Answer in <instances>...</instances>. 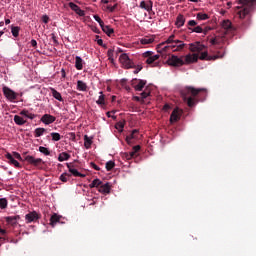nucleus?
I'll return each mask as SVG.
<instances>
[{
  "mask_svg": "<svg viewBox=\"0 0 256 256\" xmlns=\"http://www.w3.org/2000/svg\"><path fill=\"white\" fill-rule=\"evenodd\" d=\"M181 95L184 103L189 107H195L199 101L207 99V89L186 86L181 90Z\"/></svg>",
  "mask_w": 256,
  "mask_h": 256,
  "instance_id": "obj_1",
  "label": "nucleus"
},
{
  "mask_svg": "<svg viewBox=\"0 0 256 256\" xmlns=\"http://www.w3.org/2000/svg\"><path fill=\"white\" fill-rule=\"evenodd\" d=\"M255 3L256 0H237L236 14L239 19H245V17L249 16L251 11H253Z\"/></svg>",
  "mask_w": 256,
  "mask_h": 256,
  "instance_id": "obj_2",
  "label": "nucleus"
},
{
  "mask_svg": "<svg viewBox=\"0 0 256 256\" xmlns=\"http://www.w3.org/2000/svg\"><path fill=\"white\" fill-rule=\"evenodd\" d=\"M142 57L146 59V65H149L150 67H159V59L161 58V55L155 54L153 51H146L142 54Z\"/></svg>",
  "mask_w": 256,
  "mask_h": 256,
  "instance_id": "obj_3",
  "label": "nucleus"
},
{
  "mask_svg": "<svg viewBox=\"0 0 256 256\" xmlns=\"http://www.w3.org/2000/svg\"><path fill=\"white\" fill-rule=\"evenodd\" d=\"M5 157L8 160L9 165H13V167H15L16 169H22L23 166L21 165V163H19V161H23V157H21V154H19V152H12V154L8 152L5 154Z\"/></svg>",
  "mask_w": 256,
  "mask_h": 256,
  "instance_id": "obj_4",
  "label": "nucleus"
},
{
  "mask_svg": "<svg viewBox=\"0 0 256 256\" xmlns=\"http://www.w3.org/2000/svg\"><path fill=\"white\" fill-rule=\"evenodd\" d=\"M119 63L122 69H135V62L129 57V54L123 53L119 57Z\"/></svg>",
  "mask_w": 256,
  "mask_h": 256,
  "instance_id": "obj_5",
  "label": "nucleus"
},
{
  "mask_svg": "<svg viewBox=\"0 0 256 256\" xmlns=\"http://www.w3.org/2000/svg\"><path fill=\"white\" fill-rule=\"evenodd\" d=\"M24 161L28 163V165H32V167H35V169H38L39 171H42L43 165H45V161L41 158H35L34 156L27 155L24 158Z\"/></svg>",
  "mask_w": 256,
  "mask_h": 256,
  "instance_id": "obj_6",
  "label": "nucleus"
},
{
  "mask_svg": "<svg viewBox=\"0 0 256 256\" xmlns=\"http://www.w3.org/2000/svg\"><path fill=\"white\" fill-rule=\"evenodd\" d=\"M100 3L102 5V11L106 13H114L118 7L117 0H101Z\"/></svg>",
  "mask_w": 256,
  "mask_h": 256,
  "instance_id": "obj_7",
  "label": "nucleus"
},
{
  "mask_svg": "<svg viewBox=\"0 0 256 256\" xmlns=\"http://www.w3.org/2000/svg\"><path fill=\"white\" fill-rule=\"evenodd\" d=\"M2 93L7 101H10V103H15V101H17V97H19V93L13 91L7 86H3Z\"/></svg>",
  "mask_w": 256,
  "mask_h": 256,
  "instance_id": "obj_8",
  "label": "nucleus"
},
{
  "mask_svg": "<svg viewBox=\"0 0 256 256\" xmlns=\"http://www.w3.org/2000/svg\"><path fill=\"white\" fill-rule=\"evenodd\" d=\"M221 57H223V55L216 54L209 56V52H207L206 48L204 51L200 52L198 59H200V61H215L217 59H221Z\"/></svg>",
  "mask_w": 256,
  "mask_h": 256,
  "instance_id": "obj_9",
  "label": "nucleus"
},
{
  "mask_svg": "<svg viewBox=\"0 0 256 256\" xmlns=\"http://www.w3.org/2000/svg\"><path fill=\"white\" fill-rule=\"evenodd\" d=\"M167 63L170 65V67H183V65H185L183 58H179L175 55H172L170 58H168Z\"/></svg>",
  "mask_w": 256,
  "mask_h": 256,
  "instance_id": "obj_10",
  "label": "nucleus"
},
{
  "mask_svg": "<svg viewBox=\"0 0 256 256\" xmlns=\"http://www.w3.org/2000/svg\"><path fill=\"white\" fill-rule=\"evenodd\" d=\"M158 53H171L173 52V44H167V42H162L156 47Z\"/></svg>",
  "mask_w": 256,
  "mask_h": 256,
  "instance_id": "obj_11",
  "label": "nucleus"
},
{
  "mask_svg": "<svg viewBox=\"0 0 256 256\" xmlns=\"http://www.w3.org/2000/svg\"><path fill=\"white\" fill-rule=\"evenodd\" d=\"M146 85H147V80H141L137 78L132 80V87H134L135 91H143Z\"/></svg>",
  "mask_w": 256,
  "mask_h": 256,
  "instance_id": "obj_12",
  "label": "nucleus"
},
{
  "mask_svg": "<svg viewBox=\"0 0 256 256\" xmlns=\"http://www.w3.org/2000/svg\"><path fill=\"white\" fill-rule=\"evenodd\" d=\"M184 65H191V63H197L199 61V54H187L186 56H182Z\"/></svg>",
  "mask_w": 256,
  "mask_h": 256,
  "instance_id": "obj_13",
  "label": "nucleus"
},
{
  "mask_svg": "<svg viewBox=\"0 0 256 256\" xmlns=\"http://www.w3.org/2000/svg\"><path fill=\"white\" fill-rule=\"evenodd\" d=\"M206 48L207 47L201 42H194L189 46V49L192 53H201L202 51H205Z\"/></svg>",
  "mask_w": 256,
  "mask_h": 256,
  "instance_id": "obj_14",
  "label": "nucleus"
},
{
  "mask_svg": "<svg viewBox=\"0 0 256 256\" xmlns=\"http://www.w3.org/2000/svg\"><path fill=\"white\" fill-rule=\"evenodd\" d=\"M39 219H41V214L37 213V211H32L25 215L26 223H35Z\"/></svg>",
  "mask_w": 256,
  "mask_h": 256,
  "instance_id": "obj_15",
  "label": "nucleus"
},
{
  "mask_svg": "<svg viewBox=\"0 0 256 256\" xmlns=\"http://www.w3.org/2000/svg\"><path fill=\"white\" fill-rule=\"evenodd\" d=\"M183 115V110L175 108L170 115V123H177Z\"/></svg>",
  "mask_w": 256,
  "mask_h": 256,
  "instance_id": "obj_16",
  "label": "nucleus"
},
{
  "mask_svg": "<svg viewBox=\"0 0 256 256\" xmlns=\"http://www.w3.org/2000/svg\"><path fill=\"white\" fill-rule=\"evenodd\" d=\"M152 45V43H155V36H144L143 38H140L138 42H135V45Z\"/></svg>",
  "mask_w": 256,
  "mask_h": 256,
  "instance_id": "obj_17",
  "label": "nucleus"
},
{
  "mask_svg": "<svg viewBox=\"0 0 256 256\" xmlns=\"http://www.w3.org/2000/svg\"><path fill=\"white\" fill-rule=\"evenodd\" d=\"M68 6L72 11L75 12L76 15H79V17H85V10H82L81 7H79V5L70 2L68 3Z\"/></svg>",
  "mask_w": 256,
  "mask_h": 256,
  "instance_id": "obj_18",
  "label": "nucleus"
},
{
  "mask_svg": "<svg viewBox=\"0 0 256 256\" xmlns=\"http://www.w3.org/2000/svg\"><path fill=\"white\" fill-rule=\"evenodd\" d=\"M40 121L44 123V125H51V123H55V121H57V118L51 114H44Z\"/></svg>",
  "mask_w": 256,
  "mask_h": 256,
  "instance_id": "obj_19",
  "label": "nucleus"
},
{
  "mask_svg": "<svg viewBox=\"0 0 256 256\" xmlns=\"http://www.w3.org/2000/svg\"><path fill=\"white\" fill-rule=\"evenodd\" d=\"M20 219H21V216L15 215V216L6 217L5 221H6V223H8V225H11L12 227H15V225L18 224Z\"/></svg>",
  "mask_w": 256,
  "mask_h": 256,
  "instance_id": "obj_20",
  "label": "nucleus"
},
{
  "mask_svg": "<svg viewBox=\"0 0 256 256\" xmlns=\"http://www.w3.org/2000/svg\"><path fill=\"white\" fill-rule=\"evenodd\" d=\"M98 191L99 193H102V195H109V193H111V184L109 182L105 184L102 183Z\"/></svg>",
  "mask_w": 256,
  "mask_h": 256,
  "instance_id": "obj_21",
  "label": "nucleus"
},
{
  "mask_svg": "<svg viewBox=\"0 0 256 256\" xmlns=\"http://www.w3.org/2000/svg\"><path fill=\"white\" fill-rule=\"evenodd\" d=\"M140 9H145L148 13H151L153 11V1H141L140 2Z\"/></svg>",
  "mask_w": 256,
  "mask_h": 256,
  "instance_id": "obj_22",
  "label": "nucleus"
},
{
  "mask_svg": "<svg viewBox=\"0 0 256 256\" xmlns=\"http://www.w3.org/2000/svg\"><path fill=\"white\" fill-rule=\"evenodd\" d=\"M63 219V216L54 213L51 217H50V225L51 227H55L57 225V223H61V220Z\"/></svg>",
  "mask_w": 256,
  "mask_h": 256,
  "instance_id": "obj_23",
  "label": "nucleus"
},
{
  "mask_svg": "<svg viewBox=\"0 0 256 256\" xmlns=\"http://www.w3.org/2000/svg\"><path fill=\"white\" fill-rule=\"evenodd\" d=\"M184 48H185V43H183V41L181 40H175V43L172 44V52L183 51Z\"/></svg>",
  "mask_w": 256,
  "mask_h": 256,
  "instance_id": "obj_24",
  "label": "nucleus"
},
{
  "mask_svg": "<svg viewBox=\"0 0 256 256\" xmlns=\"http://www.w3.org/2000/svg\"><path fill=\"white\" fill-rule=\"evenodd\" d=\"M66 165L69 173H71V175H73L74 177H85V174H81L77 169L72 168L71 164L67 163Z\"/></svg>",
  "mask_w": 256,
  "mask_h": 256,
  "instance_id": "obj_25",
  "label": "nucleus"
},
{
  "mask_svg": "<svg viewBox=\"0 0 256 256\" xmlns=\"http://www.w3.org/2000/svg\"><path fill=\"white\" fill-rule=\"evenodd\" d=\"M175 25H176L177 29H181V27H183V25H185V16H183V14H179L177 16Z\"/></svg>",
  "mask_w": 256,
  "mask_h": 256,
  "instance_id": "obj_26",
  "label": "nucleus"
},
{
  "mask_svg": "<svg viewBox=\"0 0 256 256\" xmlns=\"http://www.w3.org/2000/svg\"><path fill=\"white\" fill-rule=\"evenodd\" d=\"M132 139H139V130L134 129L130 135L126 136V142L131 143Z\"/></svg>",
  "mask_w": 256,
  "mask_h": 256,
  "instance_id": "obj_27",
  "label": "nucleus"
},
{
  "mask_svg": "<svg viewBox=\"0 0 256 256\" xmlns=\"http://www.w3.org/2000/svg\"><path fill=\"white\" fill-rule=\"evenodd\" d=\"M101 29L104 33H106V35L108 37H111L113 35V33H115V30L109 25L104 24V25L101 26Z\"/></svg>",
  "mask_w": 256,
  "mask_h": 256,
  "instance_id": "obj_28",
  "label": "nucleus"
},
{
  "mask_svg": "<svg viewBox=\"0 0 256 256\" xmlns=\"http://www.w3.org/2000/svg\"><path fill=\"white\" fill-rule=\"evenodd\" d=\"M20 115H22L23 117H26L27 119H35L37 116L35 114H33L31 111L27 110V109H23L20 112Z\"/></svg>",
  "mask_w": 256,
  "mask_h": 256,
  "instance_id": "obj_29",
  "label": "nucleus"
},
{
  "mask_svg": "<svg viewBox=\"0 0 256 256\" xmlns=\"http://www.w3.org/2000/svg\"><path fill=\"white\" fill-rule=\"evenodd\" d=\"M75 68L77 71L83 70V59L80 56L75 57Z\"/></svg>",
  "mask_w": 256,
  "mask_h": 256,
  "instance_id": "obj_30",
  "label": "nucleus"
},
{
  "mask_svg": "<svg viewBox=\"0 0 256 256\" xmlns=\"http://www.w3.org/2000/svg\"><path fill=\"white\" fill-rule=\"evenodd\" d=\"M103 185V181H101L99 178L94 179L90 184V189L96 188L99 189Z\"/></svg>",
  "mask_w": 256,
  "mask_h": 256,
  "instance_id": "obj_31",
  "label": "nucleus"
},
{
  "mask_svg": "<svg viewBox=\"0 0 256 256\" xmlns=\"http://www.w3.org/2000/svg\"><path fill=\"white\" fill-rule=\"evenodd\" d=\"M93 145V137H89L87 135L84 136V147L85 149H91Z\"/></svg>",
  "mask_w": 256,
  "mask_h": 256,
  "instance_id": "obj_32",
  "label": "nucleus"
},
{
  "mask_svg": "<svg viewBox=\"0 0 256 256\" xmlns=\"http://www.w3.org/2000/svg\"><path fill=\"white\" fill-rule=\"evenodd\" d=\"M50 91L52 93V97H54V99H56L57 101H63V96H61V94L59 93V91H57L55 88H50Z\"/></svg>",
  "mask_w": 256,
  "mask_h": 256,
  "instance_id": "obj_33",
  "label": "nucleus"
},
{
  "mask_svg": "<svg viewBox=\"0 0 256 256\" xmlns=\"http://www.w3.org/2000/svg\"><path fill=\"white\" fill-rule=\"evenodd\" d=\"M69 159H71V155L67 152H62L58 156V161L61 163H63V161H69Z\"/></svg>",
  "mask_w": 256,
  "mask_h": 256,
  "instance_id": "obj_34",
  "label": "nucleus"
},
{
  "mask_svg": "<svg viewBox=\"0 0 256 256\" xmlns=\"http://www.w3.org/2000/svg\"><path fill=\"white\" fill-rule=\"evenodd\" d=\"M96 103L100 107H105V105H107V103L105 102V94H103V91L100 92V96H99L98 100L96 101Z\"/></svg>",
  "mask_w": 256,
  "mask_h": 256,
  "instance_id": "obj_35",
  "label": "nucleus"
},
{
  "mask_svg": "<svg viewBox=\"0 0 256 256\" xmlns=\"http://www.w3.org/2000/svg\"><path fill=\"white\" fill-rule=\"evenodd\" d=\"M77 90L78 91H87V83H85L81 80H78L77 81Z\"/></svg>",
  "mask_w": 256,
  "mask_h": 256,
  "instance_id": "obj_36",
  "label": "nucleus"
},
{
  "mask_svg": "<svg viewBox=\"0 0 256 256\" xmlns=\"http://www.w3.org/2000/svg\"><path fill=\"white\" fill-rule=\"evenodd\" d=\"M14 123H16V125H25V123H27V121L25 119H23V117H21L19 115H15Z\"/></svg>",
  "mask_w": 256,
  "mask_h": 256,
  "instance_id": "obj_37",
  "label": "nucleus"
},
{
  "mask_svg": "<svg viewBox=\"0 0 256 256\" xmlns=\"http://www.w3.org/2000/svg\"><path fill=\"white\" fill-rule=\"evenodd\" d=\"M59 179L62 181V183H67V181L71 179V174L64 172L60 175Z\"/></svg>",
  "mask_w": 256,
  "mask_h": 256,
  "instance_id": "obj_38",
  "label": "nucleus"
},
{
  "mask_svg": "<svg viewBox=\"0 0 256 256\" xmlns=\"http://www.w3.org/2000/svg\"><path fill=\"white\" fill-rule=\"evenodd\" d=\"M196 18L198 19V21H207V19H209V15L203 12H199L196 15Z\"/></svg>",
  "mask_w": 256,
  "mask_h": 256,
  "instance_id": "obj_39",
  "label": "nucleus"
},
{
  "mask_svg": "<svg viewBox=\"0 0 256 256\" xmlns=\"http://www.w3.org/2000/svg\"><path fill=\"white\" fill-rule=\"evenodd\" d=\"M21 31V27L19 26H11V33L13 37H19V32Z\"/></svg>",
  "mask_w": 256,
  "mask_h": 256,
  "instance_id": "obj_40",
  "label": "nucleus"
},
{
  "mask_svg": "<svg viewBox=\"0 0 256 256\" xmlns=\"http://www.w3.org/2000/svg\"><path fill=\"white\" fill-rule=\"evenodd\" d=\"M45 128H36L34 131L35 137H41L45 133Z\"/></svg>",
  "mask_w": 256,
  "mask_h": 256,
  "instance_id": "obj_41",
  "label": "nucleus"
},
{
  "mask_svg": "<svg viewBox=\"0 0 256 256\" xmlns=\"http://www.w3.org/2000/svg\"><path fill=\"white\" fill-rule=\"evenodd\" d=\"M231 25H232L231 20H224L222 22L223 29L229 30L231 29Z\"/></svg>",
  "mask_w": 256,
  "mask_h": 256,
  "instance_id": "obj_42",
  "label": "nucleus"
},
{
  "mask_svg": "<svg viewBox=\"0 0 256 256\" xmlns=\"http://www.w3.org/2000/svg\"><path fill=\"white\" fill-rule=\"evenodd\" d=\"M50 135L52 137V141H61V134L52 132Z\"/></svg>",
  "mask_w": 256,
  "mask_h": 256,
  "instance_id": "obj_43",
  "label": "nucleus"
},
{
  "mask_svg": "<svg viewBox=\"0 0 256 256\" xmlns=\"http://www.w3.org/2000/svg\"><path fill=\"white\" fill-rule=\"evenodd\" d=\"M39 151H40V153H43V155H46V156L51 155V151H49V149L47 147L40 146Z\"/></svg>",
  "mask_w": 256,
  "mask_h": 256,
  "instance_id": "obj_44",
  "label": "nucleus"
},
{
  "mask_svg": "<svg viewBox=\"0 0 256 256\" xmlns=\"http://www.w3.org/2000/svg\"><path fill=\"white\" fill-rule=\"evenodd\" d=\"M0 209H7V198H0Z\"/></svg>",
  "mask_w": 256,
  "mask_h": 256,
  "instance_id": "obj_45",
  "label": "nucleus"
},
{
  "mask_svg": "<svg viewBox=\"0 0 256 256\" xmlns=\"http://www.w3.org/2000/svg\"><path fill=\"white\" fill-rule=\"evenodd\" d=\"M165 43H167V45H175V35L169 36Z\"/></svg>",
  "mask_w": 256,
  "mask_h": 256,
  "instance_id": "obj_46",
  "label": "nucleus"
},
{
  "mask_svg": "<svg viewBox=\"0 0 256 256\" xmlns=\"http://www.w3.org/2000/svg\"><path fill=\"white\" fill-rule=\"evenodd\" d=\"M115 167V162H113V161H108L107 163H106V170L107 171H111L113 168Z\"/></svg>",
  "mask_w": 256,
  "mask_h": 256,
  "instance_id": "obj_47",
  "label": "nucleus"
},
{
  "mask_svg": "<svg viewBox=\"0 0 256 256\" xmlns=\"http://www.w3.org/2000/svg\"><path fill=\"white\" fill-rule=\"evenodd\" d=\"M124 127H125V123H123V122H118V123H116V125H115V128H116L118 131H123Z\"/></svg>",
  "mask_w": 256,
  "mask_h": 256,
  "instance_id": "obj_48",
  "label": "nucleus"
},
{
  "mask_svg": "<svg viewBox=\"0 0 256 256\" xmlns=\"http://www.w3.org/2000/svg\"><path fill=\"white\" fill-rule=\"evenodd\" d=\"M93 17L97 21V23H99L100 27L105 25V22H103V20L101 19V17H99V15H94Z\"/></svg>",
  "mask_w": 256,
  "mask_h": 256,
  "instance_id": "obj_49",
  "label": "nucleus"
},
{
  "mask_svg": "<svg viewBox=\"0 0 256 256\" xmlns=\"http://www.w3.org/2000/svg\"><path fill=\"white\" fill-rule=\"evenodd\" d=\"M133 157H137V154L133 150L131 152L126 153L127 159H133Z\"/></svg>",
  "mask_w": 256,
  "mask_h": 256,
  "instance_id": "obj_50",
  "label": "nucleus"
},
{
  "mask_svg": "<svg viewBox=\"0 0 256 256\" xmlns=\"http://www.w3.org/2000/svg\"><path fill=\"white\" fill-rule=\"evenodd\" d=\"M97 45H99L100 47H103V39H101V37H99V35H96V39H95Z\"/></svg>",
  "mask_w": 256,
  "mask_h": 256,
  "instance_id": "obj_51",
  "label": "nucleus"
},
{
  "mask_svg": "<svg viewBox=\"0 0 256 256\" xmlns=\"http://www.w3.org/2000/svg\"><path fill=\"white\" fill-rule=\"evenodd\" d=\"M51 39H52L54 45H59V41L57 40V36L55 35V33L51 34Z\"/></svg>",
  "mask_w": 256,
  "mask_h": 256,
  "instance_id": "obj_52",
  "label": "nucleus"
},
{
  "mask_svg": "<svg viewBox=\"0 0 256 256\" xmlns=\"http://www.w3.org/2000/svg\"><path fill=\"white\" fill-rule=\"evenodd\" d=\"M192 31L193 33H203V28L201 26H196Z\"/></svg>",
  "mask_w": 256,
  "mask_h": 256,
  "instance_id": "obj_53",
  "label": "nucleus"
},
{
  "mask_svg": "<svg viewBox=\"0 0 256 256\" xmlns=\"http://www.w3.org/2000/svg\"><path fill=\"white\" fill-rule=\"evenodd\" d=\"M149 95H151V92L144 91V92L141 93V98L142 99H147V97H149Z\"/></svg>",
  "mask_w": 256,
  "mask_h": 256,
  "instance_id": "obj_54",
  "label": "nucleus"
},
{
  "mask_svg": "<svg viewBox=\"0 0 256 256\" xmlns=\"http://www.w3.org/2000/svg\"><path fill=\"white\" fill-rule=\"evenodd\" d=\"M108 59L109 61H111V63H113L114 59H113V51L112 50H108Z\"/></svg>",
  "mask_w": 256,
  "mask_h": 256,
  "instance_id": "obj_55",
  "label": "nucleus"
},
{
  "mask_svg": "<svg viewBox=\"0 0 256 256\" xmlns=\"http://www.w3.org/2000/svg\"><path fill=\"white\" fill-rule=\"evenodd\" d=\"M90 165L95 171H101V168L95 162L90 163Z\"/></svg>",
  "mask_w": 256,
  "mask_h": 256,
  "instance_id": "obj_56",
  "label": "nucleus"
},
{
  "mask_svg": "<svg viewBox=\"0 0 256 256\" xmlns=\"http://www.w3.org/2000/svg\"><path fill=\"white\" fill-rule=\"evenodd\" d=\"M141 69H143V66L135 65L134 75H137V73H139V71H141Z\"/></svg>",
  "mask_w": 256,
  "mask_h": 256,
  "instance_id": "obj_57",
  "label": "nucleus"
},
{
  "mask_svg": "<svg viewBox=\"0 0 256 256\" xmlns=\"http://www.w3.org/2000/svg\"><path fill=\"white\" fill-rule=\"evenodd\" d=\"M132 151L135 152L136 154L139 153V151H141V146L140 145H136L132 148Z\"/></svg>",
  "mask_w": 256,
  "mask_h": 256,
  "instance_id": "obj_58",
  "label": "nucleus"
},
{
  "mask_svg": "<svg viewBox=\"0 0 256 256\" xmlns=\"http://www.w3.org/2000/svg\"><path fill=\"white\" fill-rule=\"evenodd\" d=\"M196 25H197V22L195 20L188 21V26L189 27H195Z\"/></svg>",
  "mask_w": 256,
  "mask_h": 256,
  "instance_id": "obj_59",
  "label": "nucleus"
},
{
  "mask_svg": "<svg viewBox=\"0 0 256 256\" xmlns=\"http://www.w3.org/2000/svg\"><path fill=\"white\" fill-rule=\"evenodd\" d=\"M42 21H43V23H45V24L49 23V16L43 15V16H42Z\"/></svg>",
  "mask_w": 256,
  "mask_h": 256,
  "instance_id": "obj_60",
  "label": "nucleus"
},
{
  "mask_svg": "<svg viewBox=\"0 0 256 256\" xmlns=\"http://www.w3.org/2000/svg\"><path fill=\"white\" fill-rule=\"evenodd\" d=\"M30 44H31L34 48H37V40L32 39V40L30 41Z\"/></svg>",
  "mask_w": 256,
  "mask_h": 256,
  "instance_id": "obj_61",
  "label": "nucleus"
},
{
  "mask_svg": "<svg viewBox=\"0 0 256 256\" xmlns=\"http://www.w3.org/2000/svg\"><path fill=\"white\" fill-rule=\"evenodd\" d=\"M61 75H62V79H65V77H67V73L65 72V68L61 69Z\"/></svg>",
  "mask_w": 256,
  "mask_h": 256,
  "instance_id": "obj_62",
  "label": "nucleus"
},
{
  "mask_svg": "<svg viewBox=\"0 0 256 256\" xmlns=\"http://www.w3.org/2000/svg\"><path fill=\"white\" fill-rule=\"evenodd\" d=\"M169 109H171V106H169V104H165V105L163 106V110H164V111H169Z\"/></svg>",
  "mask_w": 256,
  "mask_h": 256,
  "instance_id": "obj_63",
  "label": "nucleus"
},
{
  "mask_svg": "<svg viewBox=\"0 0 256 256\" xmlns=\"http://www.w3.org/2000/svg\"><path fill=\"white\" fill-rule=\"evenodd\" d=\"M210 43H211V45H217V39L212 38V39L210 40Z\"/></svg>",
  "mask_w": 256,
  "mask_h": 256,
  "instance_id": "obj_64",
  "label": "nucleus"
}]
</instances>
